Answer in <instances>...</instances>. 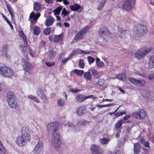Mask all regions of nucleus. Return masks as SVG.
I'll use <instances>...</instances> for the list:
<instances>
[{"mask_svg":"<svg viewBox=\"0 0 154 154\" xmlns=\"http://www.w3.org/2000/svg\"><path fill=\"white\" fill-rule=\"evenodd\" d=\"M5 153L4 147L0 141V154H5Z\"/></svg>","mask_w":154,"mask_h":154,"instance_id":"a18cd8bd","label":"nucleus"},{"mask_svg":"<svg viewBox=\"0 0 154 154\" xmlns=\"http://www.w3.org/2000/svg\"><path fill=\"white\" fill-rule=\"evenodd\" d=\"M54 22L53 18L51 16H49L46 19L45 21L46 25L47 26H51Z\"/></svg>","mask_w":154,"mask_h":154,"instance_id":"b1692460","label":"nucleus"},{"mask_svg":"<svg viewBox=\"0 0 154 154\" xmlns=\"http://www.w3.org/2000/svg\"><path fill=\"white\" fill-rule=\"evenodd\" d=\"M150 51V49H141L136 51L135 54V57L138 59L143 58Z\"/></svg>","mask_w":154,"mask_h":154,"instance_id":"1a4fd4ad","label":"nucleus"},{"mask_svg":"<svg viewBox=\"0 0 154 154\" xmlns=\"http://www.w3.org/2000/svg\"><path fill=\"white\" fill-rule=\"evenodd\" d=\"M51 28L50 27L47 28L44 31V34L47 35H49L51 32Z\"/></svg>","mask_w":154,"mask_h":154,"instance_id":"09e8293b","label":"nucleus"},{"mask_svg":"<svg viewBox=\"0 0 154 154\" xmlns=\"http://www.w3.org/2000/svg\"><path fill=\"white\" fill-rule=\"evenodd\" d=\"M75 50H73L71 52V53L69 55V57H70V59L71 58V57L74 54H76L75 52Z\"/></svg>","mask_w":154,"mask_h":154,"instance_id":"338daca9","label":"nucleus"},{"mask_svg":"<svg viewBox=\"0 0 154 154\" xmlns=\"http://www.w3.org/2000/svg\"><path fill=\"white\" fill-rule=\"evenodd\" d=\"M24 45H20V50H21V52L23 53H24L26 51V48L29 46L27 44V42H26V43H24Z\"/></svg>","mask_w":154,"mask_h":154,"instance_id":"7c9ffc66","label":"nucleus"},{"mask_svg":"<svg viewBox=\"0 0 154 154\" xmlns=\"http://www.w3.org/2000/svg\"><path fill=\"white\" fill-rule=\"evenodd\" d=\"M146 115L145 112L141 109H139L137 111H135L132 114V116L133 117L138 119H144Z\"/></svg>","mask_w":154,"mask_h":154,"instance_id":"f8f14e48","label":"nucleus"},{"mask_svg":"<svg viewBox=\"0 0 154 154\" xmlns=\"http://www.w3.org/2000/svg\"><path fill=\"white\" fill-rule=\"evenodd\" d=\"M148 79L150 80H152L154 79V73H151L148 76Z\"/></svg>","mask_w":154,"mask_h":154,"instance_id":"6e6d98bb","label":"nucleus"},{"mask_svg":"<svg viewBox=\"0 0 154 154\" xmlns=\"http://www.w3.org/2000/svg\"><path fill=\"white\" fill-rule=\"evenodd\" d=\"M143 145L146 147H149V143L148 141H145Z\"/></svg>","mask_w":154,"mask_h":154,"instance_id":"69168bd1","label":"nucleus"},{"mask_svg":"<svg viewBox=\"0 0 154 154\" xmlns=\"http://www.w3.org/2000/svg\"><path fill=\"white\" fill-rule=\"evenodd\" d=\"M73 72L77 75L80 76H82L84 73V71L83 70H78L76 69H74Z\"/></svg>","mask_w":154,"mask_h":154,"instance_id":"c9c22d12","label":"nucleus"},{"mask_svg":"<svg viewBox=\"0 0 154 154\" xmlns=\"http://www.w3.org/2000/svg\"><path fill=\"white\" fill-rule=\"evenodd\" d=\"M33 151L35 154H42L43 149L42 141H39L38 142Z\"/></svg>","mask_w":154,"mask_h":154,"instance_id":"ddd939ff","label":"nucleus"},{"mask_svg":"<svg viewBox=\"0 0 154 154\" xmlns=\"http://www.w3.org/2000/svg\"><path fill=\"white\" fill-rule=\"evenodd\" d=\"M136 0H126L122 6L125 11H128L131 9L135 4Z\"/></svg>","mask_w":154,"mask_h":154,"instance_id":"9d476101","label":"nucleus"},{"mask_svg":"<svg viewBox=\"0 0 154 154\" xmlns=\"http://www.w3.org/2000/svg\"><path fill=\"white\" fill-rule=\"evenodd\" d=\"M0 75L4 77L10 78L14 75L13 71L6 66H0Z\"/></svg>","mask_w":154,"mask_h":154,"instance_id":"39448f33","label":"nucleus"},{"mask_svg":"<svg viewBox=\"0 0 154 154\" xmlns=\"http://www.w3.org/2000/svg\"><path fill=\"white\" fill-rule=\"evenodd\" d=\"M83 77L87 81H90L91 79V74L90 72L88 71L84 74Z\"/></svg>","mask_w":154,"mask_h":154,"instance_id":"393cba45","label":"nucleus"},{"mask_svg":"<svg viewBox=\"0 0 154 154\" xmlns=\"http://www.w3.org/2000/svg\"><path fill=\"white\" fill-rule=\"evenodd\" d=\"M93 76L95 78L98 79L100 77V75L97 71L94 69H92L91 70Z\"/></svg>","mask_w":154,"mask_h":154,"instance_id":"c85d7f7f","label":"nucleus"},{"mask_svg":"<svg viewBox=\"0 0 154 154\" xmlns=\"http://www.w3.org/2000/svg\"><path fill=\"white\" fill-rule=\"evenodd\" d=\"M40 32V28L37 26L34 27L33 30V33L35 35H38Z\"/></svg>","mask_w":154,"mask_h":154,"instance_id":"72a5a7b5","label":"nucleus"},{"mask_svg":"<svg viewBox=\"0 0 154 154\" xmlns=\"http://www.w3.org/2000/svg\"><path fill=\"white\" fill-rule=\"evenodd\" d=\"M147 32L146 27L144 25L138 24L134 27L133 29V35L135 37L144 35Z\"/></svg>","mask_w":154,"mask_h":154,"instance_id":"f03ea898","label":"nucleus"},{"mask_svg":"<svg viewBox=\"0 0 154 154\" xmlns=\"http://www.w3.org/2000/svg\"><path fill=\"white\" fill-rule=\"evenodd\" d=\"M71 92H72V93H76L78 92L79 91V90L78 89H74L72 88L71 89L70 91Z\"/></svg>","mask_w":154,"mask_h":154,"instance_id":"0e129e2a","label":"nucleus"},{"mask_svg":"<svg viewBox=\"0 0 154 154\" xmlns=\"http://www.w3.org/2000/svg\"><path fill=\"white\" fill-rule=\"evenodd\" d=\"M116 78L122 81H125L126 78V75L124 73L119 74L116 76Z\"/></svg>","mask_w":154,"mask_h":154,"instance_id":"473e14b6","label":"nucleus"},{"mask_svg":"<svg viewBox=\"0 0 154 154\" xmlns=\"http://www.w3.org/2000/svg\"><path fill=\"white\" fill-rule=\"evenodd\" d=\"M99 34L100 35L103 37V39L107 40L109 39L110 33V32L106 27H102L99 29Z\"/></svg>","mask_w":154,"mask_h":154,"instance_id":"9b49d317","label":"nucleus"},{"mask_svg":"<svg viewBox=\"0 0 154 154\" xmlns=\"http://www.w3.org/2000/svg\"><path fill=\"white\" fill-rule=\"evenodd\" d=\"M110 140L106 138H103L100 140V142L102 144H106L108 143Z\"/></svg>","mask_w":154,"mask_h":154,"instance_id":"a19ab883","label":"nucleus"},{"mask_svg":"<svg viewBox=\"0 0 154 154\" xmlns=\"http://www.w3.org/2000/svg\"><path fill=\"white\" fill-rule=\"evenodd\" d=\"M75 52L76 54H88L90 53V52L88 51H87L86 52H85L79 49H75Z\"/></svg>","mask_w":154,"mask_h":154,"instance_id":"ea45409f","label":"nucleus"},{"mask_svg":"<svg viewBox=\"0 0 154 154\" xmlns=\"http://www.w3.org/2000/svg\"><path fill=\"white\" fill-rule=\"evenodd\" d=\"M59 128L58 123L57 122H54L48 125L47 130L49 132H52L51 136H53L54 134H60V132L57 131Z\"/></svg>","mask_w":154,"mask_h":154,"instance_id":"423d86ee","label":"nucleus"},{"mask_svg":"<svg viewBox=\"0 0 154 154\" xmlns=\"http://www.w3.org/2000/svg\"><path fill=\"white\" fill-rule=\"evenodd\" d=\"M79 66L81 69L84 68L85 66V63H84V60L81 59L80 60L79 64Z\"/></svg>","mask_w":154,"mask_h":154,"instance_id":"de8ad7c7","label":"nucleus"},{"mask_svg":"<svg viewBox=\"0 0 154 154\" xmlns=\"http://www.w3.org/2000/svg\"><path fill=\"white\" fill-rule=\"evenodd\" d=\"M85 107L84 106L82 105L76 111V114L79 116L83 115L85 113Z\"/></svg>","mask_w":154,"mask_h":154,"instance_id":"aec40b11","label":"nucleus"},{"mask_svg":"<svg viewBox=\"0 0 154 154\" xmlns=\"http://www.w3.org/2000/svg\"><path fill=\"white\" fill-rule=\"evenodd\" d=\"M85 96L82 94H79L75 96L76 100L79 102H81L84 101L85 99Z\"/></svg>","mask_w":154,"mask_h":154,"instance_id":"a878e982","label":"nucleus"},{"mask_svg":"<svg viewBox=\"0 0 154 154\" xmlns=\"http://www.w3.org/2000/svg\"><path fill=\"white\" fill-rule=\"evenodd\" d=\"M106 1L107 0H102L99 3L97 7V9L98 11H100L102 9Z\"/></svg>","mask_w":154,"mask_h":154,"instance_id":"c756f323","label":"nucleus"},{"mask_svg":"<svg viewBox=\"0 0 154 154\" xmlns=\"http://www.w3.org/2000/svg\"><path fill=\"white\" fill-rule=\"evenodd\" d=\"M87 60L89 64L90 65L93 63L95 60L94 59L90 56H89L87 57Z\"/></svg>","mask_w":154,"mask_h":154,"instance_id":"49530a36","label":"nucleus"},{"mask_svg":"<svg viewBox=\"0 0 154 154\" xmlns=\"http://www.w3.org/2000/svg\"><path fill=\"white\" fill-rule=\"evenodd\" d=\"M130 34L131 32L128 30H119L118 31V36L121 38L125 39L127 38Z\"/></svg>","mask_w":154,"mask_h":154,"instance_id":"4468645a","label":"nucleus"},{"mask_svg":"<svg viewBox=\"0 0 154 154\" xmlns=\"http://www.w3.org/2000/svg\"><path fill=\"white\" fill-rule=\"evenodd\" d=\"M40 14L38 13L35 14L33 12L30 14L29 18L32 20H29L31 22V24L33 25L34 23L37 22V19L40 16ZM30 28H31V25H30Z\"/></svg>","mask_w":154,"mask_h":154,"instance_id":"dca6fc26","label":"nucleus"},{"mask_svg":"<svg viewBox=\"0 0 154 154\" xmlns=\"http://www.w3.org/2000/svg\"><path fill=\"white\" fill-rule=\"evenodd\" d=\"M8 46L7 44H5L2 46V54H4L6 52H8L7 50L8 49Z\"/></svg>","mask_w":154,"mask_h":154,"instance_id":"c03bdc74","label":"nucleus"},{"mask_svg":"<svg viewBox=\"0 0 154 154\" xmlns=\"http://www.w3.org/2000/svg\"><path fill=\"white\" fill-rule=\"evenodd\" d=\"M90 123V122L84 120L83 122H81L79 121L78 123V126H86L88 125Z\"/></svg>","mask_w":154,"mask_h":154,"instance_id":"f704fd0d","label":"nucleus"},{"mask_svg":"<svg viewBox=\"0 0 154 154\" xmlns=\"http://www.w3.org/2000/svg\"><path fill=\"white\" fill-rule=\"evenodd\" d=\"M22 61L21 64L26 71L29 72L33 68V66L32 65L28 63L26 60L22 59Z\"/></svg>","mask_w":154,"mask_h":154,"instance_id":"2eb2a0df","label":"nucleus"},{"mask_svg":"<svg viewBox=\"0 0 154 154\" xmlns=\"http://www.w3.org/2000/svg\"><path fill=\"white\" fill-rule=\"evenodd\" d=\"M90 151L92 154H101L102 153L98 146L95 144L91 146Z\"/></svg>","mask_w":154,"mask_h":154,"instance_id":"f3484780","label":"nucleus"},{"mask_svg":"<svg viewBox=\"0 0 154 154\" xmlns=\"http://www.w3.org/2000/svg\"><path fill=\"white\" fill-rule=\"evenodd\" d=\"M66 103L65 100L63 98H59L57 101V104L59 106H64Z\"/></svg>","mask_w":154,"mask_h":154,"instance_id":"cd10ccee","label":"nucleus"},{"mask_svg":"<svg viewBox=\"0 0 154 154\" xmlns=\"http://www.w3.org/2000/svg\"><path fill=\"white\" fill-rule=\"evenodd\" d=\"M104 62L102 61L97 62L96 63V66L97 67H102L104 66Z\"/></svg>","mask_w":154,"mask_h":154,"instance_id":"8fccbe9b","label":"nucleus"},{"mask_svg":"<svg viewBox=\"0 0 154 154\" xmlns=\"http://www.w3.org/2000/svg\"><path fill=\"white\" fill-rule=\"evenodd\" d=\"M41 6V4L40 2H35L33 6L34 10L35 11H38L40 9Z\"/></svg>","mask_w":154,"mask_h":154,"instance_id":"2f4dec72","label":"nucleus"},{"mask_svg":"<svg viewBox=\"0 0 154 154\" xmlns=\"http://www.w3.org/2000/svg\"><path fill=\"white\" fill-rule=\"evenodd\" d=\"M69 14V12L68 11H66V9L65 8H64L62 11V15H63V17L65 16V15H67Z\"/></svg>","mask_w":154,"mask_h":154,"instance_id":"864d4df0","label":"nucleus"},{"mask_svg":"<svg viewBox=\"0 0 154 154\" xmlns=\"http://www.w3.org/2000/svg\"><path fill=\"white\" fill-rule=\"evenodd\" d=\"M64 126L68 128V130L74 132H76L77 131L75 125L71 122H69L65 124Z\"/></svg>","mask_w":154,"mask_h":154,"instance_id":"a211bd4d","label":"nucleus"},{"mask_svg":"<svg viewBox=\"0 0 154 154\" xmlns=\"http://www.w3.org/2000/svg\"><path fill=\"white\" fill-rule=\"evenodd\" d=\"M45 64L48 66L50 67L53 66L55 63L53 62H48L45 63Z\"/></svg>","mask_w":154,"mask_h":154,"instance_id":"13d9d810","label":"nucleus"},{"mask_svg":"<svg viewBox=\"0 0 154 154\" xmlns=\"http://www.w3.org/2000/svg\"><path fill=\"white\" fill-rule=\"evenodd\" d=\"M132 126H128L127 128V133L128 134H130L131 133V130L132 128Z\"/></svg>","mask_w":154,"mask_h":154,"instance_id":"680f3d73","label":"nucleus"},{"mask_svg":"<svg viewBox=\"0 0 154 154\" xmlns=\"http://www.w3.org/2000/svg\"><path fill=\"white\" fill-rule=\"evenodd\" d=\"M45 90L43 88H39L37 91V95L40 97L44 94V91Z\"/></svg>","mask_w":154,"mask_h":154,"instance_id":"58836bf2","label":"nucleus"},{"mask_svg":"<svg viewBox=\"0 0 154 154\" xmlns=\"http://www.w3.org/2000/svg\"><path fill=\"white\" fill-rule=\"evenodd\" d=\"M104 83V80L103 79H100L99 80L97 84L100 86H102L103 85Z\"/></svg>","mask_w":154,"mask_h":154,"instance_id":"4d7b16f0","label":"nucleus"},{"mask_svg":"<svg viewBox=\"0 0 154 154\" xmlns=\"http://www.w3.org/2000/svg\"><path fill=\"white\" fill-rule=\"evenodd\" d=\"M122 121H123L122 120H119L115 124L114 127L115 129L116 130H117L122 125Z\"/></svg>","mask_w":154,"mask_h":154,"instance_id":"e433bc0d","label":"nucleus"},{"mask_svg":"<svg viewBox=\"0 0 154 154\" xmlns=\"http://www.w3.org/2000/svg\"><path fill=\"white\" fill-rule=\"evenodd\" d=\"M125 114V112L124 111H123L122 112H118L116 113H115L114 115L116 116L119 117Z\"/></svg>","mask_w":154,"mask_h":154,"instance_id":"bf43d9fd","label":"nucleus"},{"mask_svg":"<svg viewBox=\"0 0 154 154\" xmlns=\"http://www.w3.org/2000/svg\"><path fill=\"white\" fill-rule=\"evenodd\" d=\"M70 59V57H68V58H66L64 60H62L61 62L62 63L64 64L66 63V62L69 60Z\"/></svg>","mask_w":154,"mask_h":154,"instance_id":"e2e57ef3","label":"nucleus"},{"mask_svg":"<svg viewBox=\"0 0 154 154\" xmlns=\"http://www.w3.org/2000/svg\"><path fill=\"white\" fill-rule=\"evenodd\" d=\"M62 7H57L53 11V12L55 15H59L62 9Z\"/></svg>","mask_w":154,"mask_h":154,"instance_id":"79ce46f5","label":"nucleus"},{"mask_svg":"<svg viewBox=\"0 0 154 154\" xmlns=\"http://www.w3.org/2000/svg\"><path fill=\"white\" fill-rule=\"evenodd\" d=\"M139 142L143 145L145 141V140L141 138L139 140Z\"/></svg>","mask_w":154,"mask_h":154,"instance_id":"774afa93","label":"nucleus"},{"mask_svg":"<svg viewBox=\"0 0 154 154\" xmlns=\"http://www.w3.org/2000/svg\"><path fill=\"white\" fill-rule=\"evenodd\" d=\"M148 68L150 69L154 68V54L150 57L148 63Z\"/></svg>","mask_w":154,"mask_h":154,"instance_id":"412c9836","label":"nucleus"},{"mask_svg":"<svg viewBox=\"0 0 154 154\" xmlns=\"http://www.w3.org/2000/svg\"><path fill=\"white\" fill-rule=\"evenodd\" d=\"M7 101L9 106L11 108H15L17 105V101L14 92H8L7 94Z\"/></svg>","mask_w":154,"mask_h":154,"instance_id":"7ed1b4c3","label":"nucleus"},{"mask_svg":"<svg viewBox=\"0 0 154 154\" xmlns=\"http://www.w3.org/2000/svg\"><path fill=\"white\" fill-rule=\"evenodd\" d=\"M64 34L63 33L58 35H55L54 36V41L55 42H59L61 41L63 37Z\"/></svg>","mask_w":154,"mask_h":154,"instance_id":"5701e85b","label":"nucleus"},{"mask_svg":"<svg viewBox=\"0 0 154 154\" xmlns=\"http://www.w3.org/2000/svg\"><path fill=\"white\" fill-rule=\"evenodd\" d=\"M85 99H87L88 98H92V99H95L96 98L93 95H90L89 96H85Z\"/></svg>","mask_w":154,"mask_h":154,"instance_id":"052dcab7","label":"nucleus"},{"mask_svg":"<svg viewBox=\"0 0 154 154\" xmlns=\"http://www.w3.org/2000/svg\"><path fill=\"white\" fill-rule=\"evenodd\" d=\"M44 103H46L48 102V98L44 94L40 97Z\"/></svg>","mask_w":154,"mask_h":154,"instance_id":"3c124183","label":"nucleus"},{"mask_svg":"<svg viewBox=\"0 0 154 154\" xmlns=\"http://www.w3.org/2000/svg\"><path fill=\"white\" fill-rule=\"evenodd\" d=\"M60 134L58 133L54 134L51 136V141L52 146L55 149H58L60 148L61 144V141L60 140Z\"/></svg>","mask_w":154,"mask_h":154,"instance_id":"20e7f679","label":"nucleus"},{"mask_svg":"<svg viewBox=\"0 0 154 154\" xmlns=\"http://www.w3.org/2000/svg\"><path fill=\"white\" fill-rule=\"evenodd\" d=\"M28 98L32 100L34 102L38 103L40 102L39 100L36 97H34L32 95H29L28 96Z\"/></svg>","mask_w":154,"mask_h":154,"instance_id":"4c0bfd02","label":"nucleus"},{"mask_svg":"<svg viewBox=\"0 0 154 154\" xmlns=\"http://www.w3.org/2000/svg\"><path fill=\"white\" fill-rule=\"evenodd\" d=\"M19 35L20 37L22 39V41L23 43H26V42H27L26 37L24 34L23 31H20L19 32Z\"/></svg>","mask_w":154,"mask_h":154,"instance_id":"bb28decb","label":"nucleus"},{"mask_svg":"<svg viewBox=\"0 0 154 154\" xmlns=\"http://www.w3.org/2000/svg\"><path fill=\"white\" fill-rule=\"evenodd\" d=\"M129 80L133 84L138 87H143L146 84V81L143 79H135L130 77L128 78Z\"/></svg>","mask_w":154,"mask_h":154,"instance_id":"6e6552de","label":"nucleus"},{"mask_svg":"<svg viewBox=\"0 0 154 154\" xmlns=\"http://www.w3.org/2000/svg\"><path fill=\"white\" fill-rule=\"evenodd\" d=\"M3 55L5 58L6 59L10 60L11 59V56L8 54V52L2 54Z\"/></svg>","mask_w":154,"mask_h":154,"instance_id":"603ef678","label":"nucleus"},{"mask_svg":"<svg viewBox=\"0 0 154 154\" xmlns=\"http://www.w3.org/2000/svg\"><path fill=\"white\" fill-rule=\"evenodd\" d=\"M2 17H3L4 19L7 22V23L9 24V26L12 29H13V27L12 24L9 21V20H8V19L6 18V16L4 15L3 14H2Z\"/></svg>","mask_w":154,"mask_h":154,"instance_id":"37998d69","label":"nucleus"},{"mask_svg":"<svg viewBox=\"0 0 154 154\" xmlns=\"http://www.w3.org/2000/svg\"><path fill=\"white\" fill-rule=\"evenodd\" d=\"M140 149V146L139 143H136L134 144V154H137Z\"/></svg>","mask_w":154,"mask_h":154,"instance_id":"4be33fe9","label":"nucleus"},{"mask_svg":"<svg viewBox=\"0 0 154 154\" xmlns=\"http://www.w3.org/2000/svg\"><path fill=\"white\" fill-rule=\"evenodd\" d=\"M70 8L72 11H76L79 10V11H77L78 12L82 11V9H80L81 8V6L78 4H75L73 5H71L70 6Z\"/></svg>","mask_w":154,"mask_h":154,"instance_id":"6ab92c4d","label":"nucleus"},{"mask_svg":"<svg viewBox=\"0 0 154 154\" xmlns=\"http://www.w3.org/2000/svg\"><path fill=\"white\" fill-rule=\"evenodd\" d=\"M56 55V52L53 50H51L49 52V56L51 58L54 57Z\"/></svg>","mask_w":154,"mask_h":154,"instance_id":"5fc2aeb1","label":"nucleus"},{"mask_svg":"<svg viewBox=\"0 0 154 154\" xmlns=\"http://www.w3.org/2000/svg\"><path fill=\"white\" fill-rule=\"evenodd\" d=\"M89 29V27L86 26L82 28L75 35L74 39L76 41H79L82 39L85 36Z\"/></svg>","mask_w":154,"mask_h":154,"instance_id":"0eeeda50","label":"nucleus"},{"mask_svg":"<svg viewBox=\"0 0 154 154\" xmlns=\"http://www.w3.org/2000/svg\"><path fill=\"white\" fill-rule=\"evenodd\" d=\"M30 140V131L28 127H22L21 131V136L16 139V143L20 146H25L26 143Z\"/></svg>","mask_w":154,"mask_h":154,"instance_id":"f257e3e1","label":"nucleus"}]
</instances>
